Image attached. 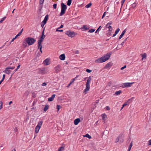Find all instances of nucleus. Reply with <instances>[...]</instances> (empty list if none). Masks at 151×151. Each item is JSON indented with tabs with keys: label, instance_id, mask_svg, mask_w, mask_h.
<instances>
[{
	"label": "nucleus",
	"instance_id": "1",
	"mask_svg": "<svg viewBox=\"0 0 151 151\" xmlns=\"http://www.w3.org/2000/svg\"><path fill=\"white\" fill-rule=\"evenodd\" d=\"M112 53L110 52L107 53L104 55L102 56L100 58H98L95 60L96 63H102L108 60L110 58Z\"/></svg>",
	"mask_w": 151,
	"mask_h": 151
},
{
	"label": "nucleus",
	"instance_id": "2",
	"mask_svg": "<svg viewBox=\"0 0 151 151\" xmlns=\"http://www.w3.org/2000/svg\"><path fill=\"white\" fill-rule=\"evenodd\" d=\"M91 80V76H89L87 80V81L86 84V88L84 90V93L85 94L86 93L87 91H88L90 89V83Z\"/></svg>",
	"mask_w": 151,
	"mask_h": 151
},
{
	"label": "nucleus",
	"instance_id": "3",
	"mask_svg": "<svg viewBox=\"0 0 151 151\" xmlns=\"http://www.w3.org/2000/svg\"><path fill=\"white\" fill-rule=\"evenodd\" d=\"M25 40L29 45H32L36 42V40L34 38L29 37L26 38Z\"/></svg>",
	"mask_w": 151,
	"mask_h": 151
},
{
	"label": "nucleus",
	"instance_id": "4",
	"mask_svg": "<svg viewBox=\"0 0 151 151\" xmlns=\"http://www.w3.org/2000/svg\"><path fill=\"white\" fill-rule=\"evenodd\" d=\"M38 73L43 75L49 73V70L48 69L45 68H42L38 69Z\"/></svg>",
	"mask_w": 151,
	"mask_h": 151
},
{
	"label": "nucleus",
	"instance_id": "5",
	"mask_svg": "<svg viewBox=\"0 0 151 151\" xmlns=\"http://www.w3.org/2000/svg\"><path fill=\"white\" fill-rule=\"evenodd\" d=\"M67 8V6L65 4L63 3H61V11L60 13V16H62L65 14Z\"/></svg>",
	"mask_w": 151,
	"mask_h": 151
},
{
	"label": "nucleus",
	"instance_id": "6",
	"mask_svg": "<svg viewBox=\"0 0 151 151\" xmlns=\"http://www.w3.org/2000/svg\"><path fill=\"white\" fill-rule=\"evenodd\" d=\"M42 121H40L38 123V124L37 126L36 127L35 129V132L36 133H37L38 132L39 129L42 125Z\"/></svg>",
	"mask_w": 151,
	"mask_h": 151
},
{
	"label": "nucleus",
	"instance_id": "7",
	"mask_svg": "<svg viewBox=\"0 0 151 151\" xmlns=\"http://www.w3.org/2000/svg\"><path fill=\"white\" fill-rule=\"evenodd\" d=\"M15 68V67H8L5 68V69L3 71L5 73L7 74H9L11 72V71L10 70V69H13Z\"/></svg>",
	"mask_w": 151,
	"mask_h": 151
},
{
	"label": "nucleus",
	"instance_id": "8",
	"mask_svg": "<svg viewBox=\"0 0 151 151\" xmlns=\"http://www.w3.org/2000/svg\"><path fill=\"white\" fill-rule=\"evenodd\" d=\"M45 30V28L44 29L42 33V34L41 35V37L40 38L39 40H38V42H39V45L40 44V43H42V42H43V40L44 39L45 37V36L44 34V32Z\"/></svg>",
	"mask_w": 151,
	"mask_h": 151
},
{
	"label": "nucleus",
	"instance_id": "9",
	"mask_svg": "<svg viewBox=\"0 0 151 151\" xmlns=\"http://www.w3.org/2000/svg\"><path fill=\"white\" fill-rule=\"evenodd\" d=\"M65 34L68 35L69 37H73L75 35V33L73 32H71L70 31H66Z\"/></svg>",
	"mask_w": 151,
	"mask_h": 151
},
{
	"label": "nucleus",
	"instance_id": "10",
	"mask_svg": "<svg viewBox=\"0 0 151 151\" xmlns=\"http://www.w3.org/2000/svg\"><path fill=\"white\" fill-rule=\"evenodd\" d=\"M133 83H125L123 84L122 87V88L130 87Z\"/></svg>",
	"mask_w": 151,
	"mask_h": 151
},
{
	"label": "nucleus",
	"instance_id": "11",
	"mask_svg": "<svg viewBox=\"0 0 151 151\" xmlns=\"http://www.w3.org/2000/svg\"><path fill=\"white\" fill-rule=\"evenodd\" d=\"M55 73H58L60 72L61 70L60 65H57L54 68Z\"/></svg>",
	"mask_w": 151,
	"mask_h": 151
},
{
	"label": "nucleus",
	"instance_id": "12",
	"mask_svg": "<svg viewBox=\"0 0 151 151\" xmlns=\"http://www.w3.org/2000/svg\"><path fill=\"white\" fill-rule=\"evenodd\" d=\"M43 63L45 65H47L49 64V59L47 58L43 61Z\"/></svg>",
	"mask_w": 151,
	"mask_h": 151
},
{
	"label": "nucleus",
	"instance_id": "13",
	"mask_svg": "<svg viewBox=\"0 0 151 151\" xmlns=\"http://www.w3.org/2000/svg\"><path fill=\"white\" fill-rule=\"evenodd\" d=\"M134 99V97H132L131 99H128L127 101H126L124 104H127V103H131L132 102L133 100Z\"/></svg>",
	"mask_w": 151,
	"mask_h": 151
},
{
	"label": "nucleus",
	"instance_id": "14",
	"mask_svg": "<svg viewBox=\"0 0 151 151\" xmlns=\"http://www.w3.org/2000/svg\"><path fill=\"white\" fill-rule=\"evenodd\" d=\"M65 55L64 54H62L59 56L60 59L63 60L65 59Z\"/></svg>",
	"mask_w": 151,
	"mask_h": 151
},
{
	"label": "nucleus",
	"instance_id": "15",
	"mask_svg": "<svg viewBox=\"0 0 151 151\" xmlns=\"http://www.w3.org/2000/svg\"><path fill=\"white\" fill-rule=\"evenodd\" d=\"M48 15H46L44 18V20L42 22H43V23H45L46 24L47 22V20L48 19Z\"/></svg>",
	"mask_w": 151,
	"mask_h": 151
},
{
	"label": "nucleus",
	"instance_id": "16",
	"mask_svg": "<svg viewBox=\"0 0 151 151\" xmlns=\"http://www.w3.org/2000/svg\"><path fill=\"white\" fill-rule=\"evenodd\" d=\"M55 94L52 95L51 96V97L48 98V101H52L53 100L54 98L55 97Z\"/></svg>",
	"mask_w": 151,
	"mask_h": 151
},
{
	"label": "nucleus",
	"instance_id": "17",
	"mask_svg": "<svg viewBox=\"0 0 151 151\" xmlns=\"http://www.w3.org/2000/svg\"><path fill=\"white\" fill-rule=\"evenodd\" d=\"M80 119L77 118L75 119L74 121V123L75 125H77L80 122Z\"/></svg>",
	"mask_w": 151,
	"mask_h": 151
},
{
	"label": "nucleus",
	"instance_id": "18",
	"mask_svg": "<svg viewBox=\"0 0 151 151\" xmlns=\"http://www.w3.org/2000/svg\"><path fill=\"white\" fill-rule=\"evenodd\" d=\"M81 29H83V31H86L89 29V28L87 27V25H83L81 28Z\"/></svg>",
	"mask_w": 151,
	"mask_h": 151
},
{
	"label": "nucleus",
	"instance_id": "19",
	"mask_svg": "<svg viewBox=\"0 0 151 151\" xmlns=\"http://www.w3.org/2000/svg\"><path fill=\"white\" fill-rule=\"evenodd\" d=\"M27 43L26 42V40H24V41H23V43H22V45L23 46H24V47H26L27 46Z\"/></svg>",
	"mask_w": 151,
	"mask_h": 151
},
{
	"label": "nucleus",
	"instance_id": "20",
	"mask_svg": "<svg viewBox=\"0 0 151 151\" xmlns=\"http://www.w3.org/2000/svg\"><path fill=\"white\" fill-rule=\"evenodd\" d=\"M142 58V60H143L144 59H146L147 58V54L146 53H144L141 54Z\"/></svg>",
	"mask_w": 151,
	"mask_h": 151
},
{
	"label": "nucleus",
	"instance_id": "21",
	"mask_svg": "<svg viewBox=\"0 0 151 151\" xmlns=\"http://www.w3.org/2000/svg\"><path fill=\"white\" fill-rule=\"evenodd\" d=\"M122 93V91L121 90H120L118 91H116L115 93V94H114V95H120V94Z\"/></svg>",
	"mask_w": 151,
	"mask_h": 151
},
{
	"label": "nucleus",
	"instance_id": "22",
	"mask_svg": "<svg viewBox=\"0 0 151 151\" xmlns=\"http://www.w3.org/2000/svg\"><path fill=\"white\" fill-rule=\"evenodd\" d=\"M111 65H111V63L110 62L109 63L106 64L105 67V68H108L109 67H111Z\"/></svg>",
	"mask_w": 151,
	"mask_h": 151
},
{
	"label": "nucleus",
	"instance_id": "23",
	"mask_svg": "<svg viewBox=\"0 0 151 151\" xmlns=\"http://www.w3.org/2000/svg\"><path fill=\"white\" fill-rule=\"evenodd\" d=\"M122 137V135H119L118 137H117L115 140V142H119V139H121V138Z\"/></svg>",
	"mask_w": 151,
	"mask_h": 151
},
{
	"label": "nucleus",
	"instance_id": "24",
	"mask_svg": "<svg viewBox=\"0 0 151 151\" xmlns=\"http://www.w3.org/2000/svg\"><path fill=\"white\" fill-rule=\"evenodd\" d=\"M102 119L103 120H105V119L107 118V116L105 114H104L102 115Z\"/></svg>",
	"mask_w": 151,
	"mask_h": 151
},
{
	"label": "nucleus",
	"instance_id": "25",
	"mask_svg": "<svg viewBox=\"0 0 151 151\" xmlns=\"http://www.w3.org/2000/svg\"><path fill=\"white\" fill-rule=\"evenodd\" d=\"M62 107L61 106L59 105H58L56 106V109H57V112H58L59 111V109H60Z\"/></svg>",
	"mask_w": 151,
	"mask_h": 151
},
{
	"label": "nucleus",
	"instance_id": "26",
	"mask_svg": "<svg viewBox=\"0 0 151 151\" xmlns=\"http://www.w3.org/2000/svg\"><path fill=\"white\" fill-rule=\"evenodd\" d=\"M49 106L48 105H46L44 109V111H46L48 109Z\"/></svg>",
	"mask_w": 151,
	"mask_h": 151
},
{
	"label": "nucleus",
	"instance_id": "27",
	"mask_svg": "<svg viewBox=\"0 0 151 151\" xmlns=\"http://www.w3.org/2000/svg\"><path fill=\"white\" fill-rule=\"evenodd\" d=\"M72 2V0H68V1L67 2V5L68 6H70Z\"/></svg>",
	"mask_w": 151,
	"mask_h": 151
},
{
	"label": "nucleus",
	"instance_id": "28",
	"mask_svg": "<svg viewBox=\"0 0 151 151\" xmlns=\"http://www.w3.org/2000/svg\"><path fill=\"white\" fill-rule=\"evenodd\" d=\"M92 5V4L91 3H89L88 4L86 5V6H85V7L86 8H89L91 6V5Z\"/></svg>",
	"mask_w": 151,
	"mask_h": 151
},
{
	"label": "nucleus",
	"instance_id": "29",
	"mask_svg": "<svg viewBox=\"0 0 151 151\" xmlns=\"http://www.w3.org/2000/svg\"><path fill=\"white\" fill-rule=\"evenodd\" d=\"M84 137H86L89 139H90L91 138V136L88 134H86Z\"/></svg>",
	"mask_w": 151,
	"mask_h": 151
},
{
	"label": "nucleus",
	"instance_id": "30",
	"mask_svg": "<svg viewBox=\"0 0 151 151\" xmlns=\"http://www.w3.org/2000/svg\"><path fill=\"white\" fill-rule=\"evenodd\" d=\"M6 17H4L2 18L0 21V23H1L6 19Z\"/></svg>",
	"mask_w": 151,
	"mask_h": 151
},
{
	"label": "nucleus",
	"instance_id": "31",
	"mask_svg": "<svg viewBox=\"0 0 151 151\" xmlns=\"http://www.w3.org/2000/svg\"><path fill=\"white\" fill-rule=\"evenodd\" d=\"M137 5V4L135 3H134L132 4V7L133 8L135 7Z\"/></svg>",
	"mask_w": 151,
	"mask_h": 151
},
{
	"label": "nucleus",
	"instance_id": "32",
	"mask_svg": "<svg viewBox=\"0 0 151 151\" xmlns=\"http://www.w3.org/2000/svg\"><path fill=\"white\" fill-rule=\"evenodd\" d=\"M95 29H92L88 30V32L90 33H92L94 32L95 31Z\"/></svg>",
	"mask_w": 151,
	"mask_h": 151
},
{
	"label": "nucleus",
	"instance_id": "33",
	"mask_svg": "<svg viewBox=\"0 0 151 151\" xmlns=\"http://www.w3.org/2000/svg\"><path fill=\"white\" fill-rule=\"evenodd\" d=\"M120 29L119 28H117L116 30L115 33H116V35L118 34V33L119 32V31Z\"/></svg>",
	"mask_w": 151,
	"mask_h": 151
},
{
	"label": "nucleus",
	"instance_id": "34",
	"mask_svg": "<svg viewBox=\"0 0 151 151\" xmlns=\"http://www.w3.org/2000/svg\"><path fill=\"white\" fill-rule=\"evenodd\" d=\"M64 150V147H60L58 150V151H62V150Z\"/></svg>",
	"mask_w": 151,
	"mask_h": 151
},
{
	"label": "nucleus",
	"instance_id": "35",
	"mask_svg": "<svg viewBox=\"0 0 151 151\" xmlns=\"http://www.w3.org/2000/svg\"><path fill=\"white\" fill-rule=\"evenodd\" d=\"M127 29H124L123 32H122L121 34L122 35H123V36L124 35L125 33L126 32V31Z\"/></svg>",
	"mask_w": 151,
	"mask_h": 151
},
{
	"label": "nucleus",
	"instance_id": "36",
	"mask_svg": "<svg viewBox=\"0 0 151 151\" xmlns=\"http://www.w3.org/2000/svg\"><path fill=\"white\" fill-rule=\"evenodd\" d=\"M44 1V0H40L39 3L40 4H43Z\"/></svg>",
	"mask_w": 151,
	"mask_h": 151
},
{
	"label": "nucleus",
	"instance_id": "37",
	"mask_svg": "<svg viewBox=\"0 0 151 151\" xmlns=\"http://www.w3.org/2000/svg\"><path fill=\"white\" fill-rule=\"evenodd\" d=\"M39 42H38V49L39 48L40 49V47H41L42 46H42L41 45V44L42 43H40V45H39Z\"/></svg>",
	"mask_w": 151,
	"mask_h": 151
},
{
	"label": "nucleus",
	"instance_id": "38",
	"mask_svg": "<svg viewBox=\"0 0 151 151\" xmlns=\"http://www.w3.org/2000/svg\"><path fill=\"white\" fill-rule=\"evenodd\" d=\"M108 28H109V31H112V27L111 26H109Z\"/></svg>",
	"mask_w": 151,
	"mask_h": 151
},
{
	"label": "nucleus",
	"instance_id": "39",
	"mask_svg": "<svg viewBox=\"0 0 151 151\" xmlns=\"http://www.w3.org/2000/svg\"><path fill=\"white\" fill-rule=\"evenodd\" d=\"M101 28V26H100L96 30V32H95V33H96Z\"/></svg>",
	"mask_w": 151,
	"mask_h": 151
},
{
	"label": "nucleus",
	"instance_id": "40",
	"mask_svg": "<svg viewBox=\"0 0 151 151\" xmlns=\"http://www.w3.org/2000/svg\"><path fill=\"white\" fill-rule=\"evenodd\" d=\"M58 28H57L56 29V31H58L60 32H63V29L59 30Z\"/></svg>",
	"mask_w": 151,
	"mask_h": 151
},
{
	"label": "nucleus",
	"instance_id": "41",
	"mask_svg": "<svg viewBox=\"0 0 151 151\" xmlns=\"http://www.w3.org/2000/svg\"><path fill=\"white\" fill-rule=\"evenodd\" d=\"M86 71L88 73H90L92 71V70H90L89 69H86Z\"/></svg>",
	"mask_w": 151,
	"mask_h": 151
},
{
	"label": "nucleus",
	"instance_id": "42",
	"mask_svg": "<svg viewBox=\"0 0 151 151\" xmlns=\"http://www.w3.org/2000/svg\"><path fill=\"white\" fill-rule=\"evenodd\" d=\"M57 4H55L53 5V7L54 9H56L57 7Z\"/></svg>",
	"mask_w": 151,
	"mask_h": 151
},
{
	"label": "nucleus",
	"instance_id": "43",
	"mask_svg": "<svg viewBox=\"0 0 151 151\" xmlns=\"http://www.w3.org/2000/svg\"><path fill=\"white\" fill-rule=\"evenodd\" d=\"M32 96L33 98L36 97V93L35 92H33L32 93Z\"/></svg>",
	"mask_w": 151,
	"mask_h": 151
},
{
	"label": "nucleus",
	"instance_id": "44",
	"mask_svg": "<svg viewBox=\"0 0 151 151\" xmlns=\"http://www.w3.org/2000/svg\"><path fill=\"white\" fill-rule=\"evenodd\" d=\"M45 24V23H43L42 22L41 23V26L42 27H43L44 26Z\"/></svg>",
	"mask_w": 151,
	"mask_h": 151
},
{
	"label": "nucleus",
	"instance_id": "45",
	"mask_svg": "<svg viewBox=\"0 0 151 151\" xmlns=\"http://www.w3.org/2000/svg\"><path fill=\"white\" fill-rule=\"evenodd\" d=\"M75 79H76V78H73L71 81L70 82L71 83H73L74 82V81L75 80Z\"/></svg>",
	"mask_w": 151,
	"mask_h": 151
},
{
	"label": "nucleus",
	"instance_id": "46",
	"mask_svg": "<svg viewBox=\"0 0 151 151\" xmlns=\"http://www.w3.org/2000/svg\"><path fill=\"white\" fill-rule=\"evenodd\" d=\"M126 65H125V66H124L122 67L121 68V70H123L124 69V68H126Z\"/></svg>",
	"mask_w": 151,
	"mask_h": 151
},
{
	"label": "nucleus",
	"instance_id": "47",
	"mask_svg": "<svg viewBox=\"0 0 151 151\" xmlns=\"http://www.w3.org/2000/svg\"><path fill=\"white\" fill-rule=\"evenodd\" d=\"M132 142L129 145V147L131 148V147H132Z\"/></svg>",
	"mask_w": 151,
	"mask_h": 151
},
{
	"label": "nucleus",
	"instance_id": "48",
	"mask_svg": "<svg viewBox=\"0 0 151 151\" xmlns=\"http://www.w3.org/2000/svg\"><path fill=\"white\" fill-rule=\"evenodd\" d=\"M123 35L121 34L120 35V36L118 40H120L122 38V37H123Z\"/></svg>",
	"mask_w": 151,
	"mask_h": 151
},
{
	"label": "nucleus",
	"instance_id": "49",
	"mask_svg": "<svg viewBox=\"0 0 151 151\" xmlns=\"http://www.w3.org/2000/svg\"><path fill=\"white\" fill-rule=\"evenodd\" d=\"M106 12H104L102 17V18L103 19V18L105 17V15H106Z\"/></svg>",
	"mask_w": 151,
	"mask_h": 151
},
{
	"label": "nucleus",
	"instance_id": "50",
	"mask_svg": "<svg viewBox=\"0 0 151 151\" xmlns=\"http://www.w3.org/2000/svg\"><path fill=\"white\" fill-rule=\"evenodd\" d=\"M126 0H122V1H121V3H122V6L123 5V4H124V2H125V1Z\"/></svg>",
	"mask_w": 151,
	"mask_h": 151
},
{
	"label": "nucleus",
	"instance_id": "51",
	"mask_svg": "<svg viewBox=\"0 0 151 151\" xmlns=\"http://www.w3.org/2000/svg\"><path fill=\"white\" fill-rule=\"evenodd\" d=\"M127 104H123V105H122V107L121 109H120V110H121L125 106H126Z\"/></svg>",
	"mask_w": 151,
	"mask_h": 151
},
{
	"label": "nucleus",
	"instance_id": "52",
	"mask_svg": "<svg viewBox=\"0 0 151 151\" xmlns=\"http://www.w3.org/2000/svg\"><path fill=\"white\" fill-rule=\"evenodd\" d=\"M47 85L46 83H43L42 84V86H45Z\"/></svg>",
	"mask_w": 151,
	"mask_h": 151
},
{
	"label": "nucleus",
	"instance_id": "53",
	"mask_svg": "<svg viewBox=\"0 0 151 151\" xmlns=\"http://www.w3.org/2000/svg\"><path fill=\"white\" fill-rule=\"evenodd\" d=\"M16 39L14 37V38H13L12 39V40L11 41V42L10 43V44H11L12 42H13Z\"/></svg>",
	"mask_w": 151,
	"mask_h": 151
},
{
	"label": "nucleus",
	"instance_id": "54",
	"mask_svg": "<svg viewBox=\"0 0 151 151\" xmlns=\"http://www.w3.org/2000/svg\"><path fill=\"white\" fill-rule=\"evenodd\" d=\"M63 27V25L62 24H61V26H60V27L58 28L61 29V28H62Z\"/></svg>",
	"mask_w": 151,
	"mask_h": 151
},
{
	"label": "nucleus",
	"instance_id": "55",
	"mask_svg": "<svg viewBox=\"0 0 151 151\" xmlns=\"http://www.w3.org/2000/svg\"><path fill=\"white\" fill-rule=\"evenodd\" d=\"M106 109L108 110H110V107L109 106H107L106 107Z\"/></svg>",
	"mask_w": 151,
	"mask_h": 151
},
{
	"label": "nucleus",
	"instance_id": "56",
	"mask_svg": "<svg viewBox=\"0 0 151 151\" xmlns=\"http://www.w3.org/2000/svg\"><path fill=\"white\" fill-rule=\"evenodd\" d=\"M20 65L19 63L18 65V66L17 69L18 70L19 69L20 67Z\"/></svg>",
	"mask_w": 151,
	"mask_h": 151
},
{
	"label": "nucleus",
	"instance_id": "57",
	"mask_svg": "<svg viewBox=\"0 0 151 151\" xmlns=\"http://www.w3.org/2000/svg\"><path fill=\"white\" fill-rule=\"evenodd\" d=\"M4 80V79L2 78V79L0 81V84H1V83Z\"/></svg>",
	"mask_w": 151,
	"mask_h": 151
},
{
	"label": "nucleus",
	"instance_id": "58",
	"mask_svg": "<svg viewBox=\"0 0 151 151\" xmlns=\"http://www.w3.org/2000/svg\"><path fill=\"white\" fill-rule=\"evenodd\" d=\"M42 47H40V50L41 53H42Z\"/></svg>",
	"mask_w": 151,
	"mask_h": 151
},
{
	"label": "nucleus",
	"instance_id": "59",
	"mask_svg": "<svg viewBox=\"0 0 151 151\" xmlns=\"http://www.w3.org/2000/svg\"><path fill=\"white\" fill-rule=\"evenodd\" d=\"M128 38V37H127V38H125L124 40L123 41L125 43L126 42V41L127 40V39Z\"/></svg>",
	"mask_w": 151,
	"mask_h": 151
},
{
	"label": "nucleus",
	"instance_id": "60",
	"mask_svg": "<svg viewBox=\"0 0 151 151\" xmlns=\"http://www.w3.org/2000/svg\"><path fill=\"white\" fill-rule=\"evenodd\" d=\"M149 145H151V139H150L149 141Z\"/></svg>",
	"mask_w": 151,
	"mask_h": 151
},
{
	"label": "nucleus",
	"instance_id": "61",
	"mask_svg": "<svg viewBox=\"0 0 151 151\" xmlns=\"http://www.w3.org/2000/svg\"><path fill=\"white\" fill-rule=\"evenodd\" d=\"M21 34H22V33H21V32H19L18 33V34H17V35H18V36H20V35H21Z\"/></svg>",
	"mask_w": 151,
	"mask_h": 151
},
{
	"label": "nucleus",
	"instance_id": "62",
	"mask_svg": "<svg viewBox=\"0 0 151 151\" xmlns=\"http://www.w3.org/2000/svg\"><path fill=\"white\" fill-rule=\"evenodd\" d=\"M72 84V83H71L70 82V83L67 86V87H68L69 86H70V85Z\"/></svg>",
	"mask_w": 151,
	"mask_h": 151
},
{
	"label": "nucleus",
	"instance_id": "63",
	"mask_svg": "<svg viewBox=\"0 0 151 151\" xmlns=\"http://www.w3.org/2000/svg\"><path fill=\"white\" fill-rule=\"evenodd\" d=\"M5 74H3V79H4L5 77Z\"/></svg>",
	"mask_w": 151,
	"mask_h": 151
},
{
	"label": "nucleus",
	"instance_id": "64",
	"mask_svg": "<svg viewBox=\"0 0 151 151\" xmlns=\"http://www.w3.org/2000/svg\"><path fill=\"white\" fill-rule=\"evenodd\" d=\"M125 42H124L123 41V42L121 44V45H124V44Z\"/></svg>",
	"mask_w": 151,
	"mask_h": 151
}]
</instances>
